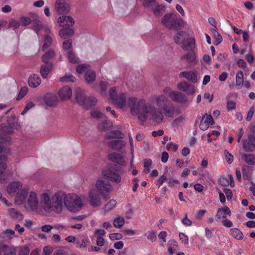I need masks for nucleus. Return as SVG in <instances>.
Returning a JSON list of instances; mask_svg holds the SVG:
<instances>
[{"label":"nucleus","mask_w":255,"mask_h":255,"mask_svg":"<svg viewBox=\"0 0 255 255\" xmlns=\"http://www.w3.org/2000/svg\"><path fill=\"white\" fill-rule=\"evenodd\" d=\"M28 84L32 88H36L41 83V79L37 74H33L28 78Z\"/></svg>","instance_id":"nucleus-27"},{"label":"nucleus","mask_w":255,"mask_h":255,"mask_svg":"<svg viewBox=\"0 0 255 255\" xmlns=\"http://www.w3.org/2000/svg\"><path fill=\"white\" fill-rule=\"evenodd\" d=\"M143 163L144 171L147 173H149L150 171V168H152V160L150 158H145L143 159Z\"/></svg>","instance_id":"nucleus-47"},{"label":"nucleus","mask_w":255,"mask_h":255,"mask_svg":"<svg viewBox=\"0 0 255 255\" xmlns=\"http://www.w3.org/2000/svg\"><path fill=\"white\" fill-rule=\"evenodd\" d=\"M161 22L166 27L177 30L185 24L182 18H177L175 13H167L161 19Z\"/></svg>","instance_id":"nucleus-3"},{"label":"nucleus","mask_w":255,"mask_h":255,"mask_svg":"<svg viewBox=\"0 0 255 255\" xmlns=\"http://www.w3.org/2000/svg\"><path fill=\"white\" fill-rule=\"evenodd\" d=\"M7 159L5 155H0V175L5 171L6 168V164L5 162Z\"/></svg>","instance_id":"nucleus-45"},{"label":"nucleus","mask_w":255,"mask_h":255,"mask_svg":"<svg viewBox=\"0 0 255 255\" xmlns=\"http://www.w3.org/2000/svg\"><path fill=\"white\" fill-rule=\"evenodd\" d=\"M52 42V39L51 37L48 35H46L44 36V44L42 47V50L44 51L45 49L48 48L51 45Z\"/></svg>","instance_id":"nucleus-51"},{"label":"nucleus","mask_w":255,"mask_h":255,"mask_svg":"<svg viewBox=\"0 0 255 255\" xmlns=\"http://www.w3.org/2000/svg\"><path fill=\"white\" fill-rule=\"evenodd\" d=\"M125 220L123 217H117L113 221V225L115 228H120L124 226Z\"/></svg>","instance_id":"nucleus-49"},{"label":"nucleus","mask_w":255,"mask_h":255,"mask_svg":"<svg viewBox=\"0 0 255 255\" xmlns=\"http://www.w3.org/2000/svg\"><path fill=\"white\" fill-rule=\"evenodd\" d=\"M231 215V212L228 207L225 206L223 208H219L215 216L216 220L219 222L221 219L223 220L226 219V215L230 216Z\"/></svg>","instance_id":"nucleus-17"},{"label":"nucleus","mask_w":255,"mask_h":255,"mask_svg":"<svg viewBox=\"0 0 255 255\" xmlns=\"http://www.w3.org/2000/svg\"><path fill=\"white\" fill-rule=\"evenodd\" d=\"M28 88L26 87H22L19 92L18 95L16 98L17 100L22 99L27 93Z\"/></svg>","instance_id":"nucleus-56"},{"label":"nucleus","mask_w":255,"mask_h":255,"mask_svg":"<svg viewBox=\"0 0 255 255\" xmlns=\"http://www.w3.org/2000/svg\"><path fill=\"white\" fill-rule=\"evenodd\" d=\"M219 182L221 185L224 186H228L229 184L231 187L234 186L233 177L231 175H229L228 177L221 176L219 179Z\"/></svg>","instance_id":"nucleus-29"},{"label":"nucleus","mask_w":255,"mask_h":255,"mask_svg":"<svg viewBox=\"0 0 255 255\" xmlns=\"http://www.w3.org/2000/svg\"><path fill=\"white\" fill-rule=\"evenodd\" d=\"M243 148L248 152H253L255 150V137L250 135L248 139L243 141Z\"/></svg>","instance_id":"nucleus-11"},{"label":"nucleus","mask_w":255,"mask_h":255,"mask_svg":"<svg viewBox=\"0 0 255 255\" xmlns=\"http://www.w3.org/2000/svg\"><path fill=\"white\" fill-rule=\"evenodd\" d=\"M124 134L119 130H113L108 133L106 137L107 139L122 138Z\"/></svg>","instance_id":"nucleus-39"},{"label":"nucleus","mask_w":255,"mask_h":255,"mask_svg":"<svg viewBox=\"0 0 255 255\" xmlns=\"http://www.w3.org/2000/svg\"><path fill=\"white\" fill-rule=\"evenodd\" d=\"M241 158L249 165H255V155L253 154H242Z\"/></svg>","instance_id":"nucleus-33"},{"label":"nucleus","mask_w":255,"mask_h":255,"mask_svg":"<svg viewBox=\"0 0 255 255\" xmlns=\"http://www.w3.org/2000/svg\"><path fill=\"white\" fill-rule=\"evenodd\" d=\"M29 252L30 250L27 246H22L19 248L18 255H28Z\"/></svg>","instance_id":"nucleus-60"},{"label":"nucleus","mask_w":255,"mask_h":255,"mask_svg":"<svg viewBox=\"0 0 255 255\" xmlns=\"http://www.w3.org/2000/svg\"><path fill=\"white\" fill-rule=\"evenodd\" d=\"M75 98L79 105L86 109H89L94 106L97 103V99L92 96L86 97L84 91L77 88L75 89Z\"/></svg>","instance_id":"nucleus-5"},{"label":"nucleus","mask_w":255,"mask_h":255,"mask_svg":"<svg viewBox=\"0 0 255 255\" xmlns=\"http://www.w3.org/2000/svg\"><path fill=\"white\" fill-rule=\"evenodd\" d=\"M180 77H184L192 83L197 82V76L196 73L193 71L182 72L180 73Z\"/></svg>","instance_id":"nucleus-32"},{"label":"nucleus","mask_w":255,"mask_h":255,"mask_svg":"<svg viewBox=\"0 0 255 255\" xmlns=\"http://www.w3.org/2000/svg\"><path fill=\"white\" fill-rule=\"evenodd\" d=\"M28 189L23 188L19 190L16 194L15 198V202L17 204L21 205L23 204L27 197Z\"/></svg>","instance_id":"nucleus-14"},{"label":"nucleus","mask_w":255,"mask_h":255,"mask_svg":"<svg viewBox=\"0 0 255 255\" xmlns=\"http://www.w3.org/2000/svg\"><path fill=\"white\" fill-rule=\"evenodd\" d=\"M89 201L90 204L94 207H99L102 205V201L98 192L95 189H92L89 192Z\"/></svg>","instance_id":"nucleus-9"},{"label":"nucleus","mask_w":255,"mask_h":255,"mask_svg":"<svg viewBox=\"0 0 255 255\" xmlns=\"http://www.w3.org/2000/svg\"><path fill=\"white\" fill-rule=\"evenodd\" d=\"M181 59V60H186L189 63L191 64H194L196 63V57L193 52H190L183 55Z\"/></svg>","instance_id":"nucleus-42"},{"label":"nucleus","mask_w":255,"mask_h":255,"mask_svg":"<svg viewBox=\"0 0 255 255\" xmlns=\"http://www.w3.org/2000/svg\"><path fill=\"white\" fill-rule=\"evenodd\" d=\"M195 46V40L193 37H190L184 41L181 45V47L184 50H193Z\"/></svg>","instance_id":"nucleus-24"},{"label":"nucleus","mask_w":255,"mask_h":255,"mask_svg":"<svg viewBox=\"0 0 255 255\" xmlns=\"http://www.w3.org/2000/svg\"><path fill=\"white\" fill-rule=\"evenodd\" d=\"M108 145L113 149L118 150L123 148L125 143L122 140H115L108 142Z\"/></svg>","instance_id":"nucleus-30"},{"label":"nucleus","mask_w":255,"mask_h":255,"mask_svg":"<svg viewBox=\"0 0 255 255\" xmlns=\"http://www.w3.org/2000/svg\"><path fill=\"white\" fill-rule=\"evenodd\" d=\"M57 97L55 94L49 93L45 95L44 101L49 106H54L57 102Z\"/></svg>","instance_id":"nucleus-25"},{"label":"nucleus","mask_w":255,"mask_h":255,"mask_svg":"<svg viewBox=\"0 0 255 255\" xmlns=\"http://www.w3.org/2000/svg\"><path fill=\"white\" fill-rule=\"evenodd\" d=\"M22 187V184L20 182H13L7 187L6 190L8 194L13 196L17 193Z\"/></svg>","instance_id":"nucleus-18"},{"label":"nucleus","mask_w":255,"mask_h":255,"mask_svg":"<svg viewBox=\"0 0 255 255\" xmlns=\"http://www.w3.org/2000/svg\"><path fill=\"white\" fill-rule=\"evenodd\" d=\"M100 86L101 89V94L102 95H105L107 89V83L105 81H101L100 83Z\"/></svg>","instance_id":"nucleus-64"},{"label":"nucleus","mask_w":255,"mask_h":255,"mask_svg":"<svg viewBox=\"0 0 255 255\" xmlns=\"http://www.w3.org/2000/svg\"><path fill=\"white\" fill-rule=\"evenodd\" d=\"M20 24L19 21L15 19H12L9 21L7 28L14 30L18 28L20 26Z\"/></svg>","instance_id":"nucleus-53"},{"label":"nucleus","mask_w":255,"mask_h":255,"mask_svg":"<svg viewBox=\"0 0 255 255\" xmlns=\"http://www.w3.org/2000/svg\"><path fill=\"white\" fill-rule=\"evenodd\" d=\"M214 122L212 116L211 115L205 114L202 118L200 124V128L202 130H206L209 127L210 124L213 125Z\"/></svg>","instance_id":"nucleus-16"},{"label":"nucleus","mask_w":255,"mask_h":255,"mask_svg":"<svg viewBox=\"0 0 255 255\" xmlns=\"http://www.w3.org/2000/svg\"><path fill=\"white\" fill-rule=\"evenodd\" d=\"M89 67V65H86V64H80L79 65L77 68L76 71L77 72L79 73H82L83 72H86V71L89 70L88 68Z\"/></svg>","instance_id":"nucleus-57"},{"label":"nucleus","mask_w":255,"mask_h":255,"mask_svg":"<svg viewBox=\"0 0 255 255\" xmlns=\"http://www.w3.org/2000/svg\"><path fill=\"white\" fill-rule=\"evenodd\" d=\"M55 57V52L53 50H50L45 53L42 57V61L44 63H52L50 62Z\"/></svg>","instance_id":"nucleus-37"},{"label":"nucleus","mask_w":255,"mask_h":255,"mask_svg":"<svg viewBox=\"0 0 255 255\" xmlns=\"http://www.w3.org/2000/svg\"><path fill=\"white\" fill-rule=\"evenodd\" d=\"M184 31H180L175 34L173 39L176 44L181 46L185 40V38L184 37Z\"/></svg>","instance_id":"nucleus-40"},{"label":"nucleus","mask_w":255,"mask_h":255,"mask_svg":"<svg viewBox=\"0 0 255 255\" xmlns=\"http://www.w3.org/2000/svg\"><path fill=\"white\" fill-rule=\"evenodd\" d=\"M8 213L11 218L17 221H22L23 219V216L22 213L15 209H9Z\"/></svg>","instance_id":"nucleus-26"},{"label":"nucleus","mask_w":255,"mask_h":255,"mask_svg":"<svg viewBox=\"0 0 255 255\" xmlns=\"http://www.w3.org/2000/svg\"><path fill=\"white\" fill-rule=\"evenodd\" d=\"M95 187L97 192L103 196V199L106 201L110 198L108 193H110L113 189L112 184L108 182L103 180H98L95 184Z\"/></svg>","instance_id":"nucleus-6"},{"label":"nucleus","mask_w":255,"mask_h":255,"mask_svg":"<svg viewBox=\"0 0 255 255\" xmlns=\"http://www.w3.org/2000/svg\"><path fill=\"white\" fill-rule=\"evenodd\" d=\"M59 35L61 38L66 39L71 37L74 34V30L70 27H64L59 31Z\"/></svg>","instance_id":"nucleus-31"},{"label":"nucleus","mask_w":255,"mask_h":255,"mask_svg":"<svg viewBox=\"0 0 255 255\" xmlns=\"http://www.w3.org/2000/svg\"><path fill=\"white\" fill-rule=\"evenodd\" d=\"M212 30L214 31V35L216 39V41L214 42V44L218 45L222 42L223 40L221 34L216 31L215 29H213Z\"/></svg>","instance_id":"nucleus-58"},{"label":"nucleus","mask_w":255,"mask_h":255,"mask_svg":"<svg viewBox=\"0 0 255 255\" xmlns=\"http://www.w3.org/2000/svg\"><path fill=\"white\" fill-rule=\"evenodd\" d=\"M165 6L161 4H157L152 9L154 15L156 17L161 16L165 11Z\"/></svg>","instance_id":"nucleus-38"},{"label":"nucleus","mask_w":255,"mask_h":255,"mask_svg":"<svg viewBox=\"0 0 255 255\" xmlns=\"http://www.w3.org/2000/svg\"><path fill=\"white\" fill-rule=\"evenodd\" d=\"M76 81V78L74 76L71 74H66L64 76L60 77L59 81L61 82H74Z\"/></svg>","instance_id":"nucleus-50"},{"label":"nucleus","mask_w":255,"mask_h":255,"mask_svg":"<svg viewBox=\"0 0 255 255\" xmlns=\"http://www.w3.org/2000/svg\"><path fill=\"white\" fill-rule=\"evenodd\" d=\"M59 25L64 27H70L74 23V20L70 16L62 15L57 20Z\"/></svg>","instance_id":"nucleus-15"},{"label":"nucleus","mask_w":255,"mask_h":255,"mask_svg":"<svg viewBox=\"0 0 255 255\" xmlns=\"http://www.w3.org/2000/svg\"><path fill=\"white\" fill-rule=\"evenodd\" d=\"M117 205V201L114 199L110 200L105 206L104 211L107 213L114 209Z\"/></svg>","instance_id":"nucleus-46"},{"label":"nucleus","mask_w":255,"mask_h":255,"mask_svg":"<svg viewBox=\"0 0 255 255\" xmlns=\"http://www.w3.org/2000/svg\"><path fill=\"white\" fill-rule=\"evenodd\" d=\"M54 7L56 12L60 14H66L70 9L69 5L66 2L65 0H56Z\"/></svg>","instance_id":"nucleus-10"},{"label":"nucleus","mask_w":255,"mask_h":255,"mask_svg":"<svg viewBox=\"0 0 255 255\" xmlns=\"http://www.w3.org/2000/svg\"><path fill=\"white\" fill-rule=\"evenodd\" d=\"M68 57L71 63H78L79 62L78 58L76 57L74 53L71 51L68 52Z\"/></svg>","instance_id":"nucleus-55"},{"label":"nucleus","mask_w":255,"mask_h":255,"mask_svg":"<svg viewBox=\"0 0 255 255\" xmlns=\"http://www.w3.org/2000/svg\"><path fill=\"white\" fill-rule=\"evenodd\" d=\"M230 234L233 237L238 240H241L244 238L243 233L238 228L231 229Z\"/></svg>","instance_id":"nucleus-41"},{"label":"nucleus","mask_w":255,"mask_h":255,"mask_svg":"<svg viewBox=\"0 0 255 255\" xmlns=\"http://www.w3.org/2000/svg\"><path fill=\"white\" fill-rule=\"evenodd\" d=\"M113 103L120 108H123L126 103V97L125 93H122L113 100Z\"/></svg>","instance_id":"nucleus-23"},{"label":"nucleus","mask_w":255,"mask_h":255,"mask_svg":"<svg viewBox=\"0 0 255 255\" xmlns=\"http://www.w3.org/2000/svg\"><path fill=\"white\" fill-rule=\"evenodd\" d=\"M170 102L168 99L163 95H159L156 98V104L160 109L168 104Z\"/></svg>","instance_id":"nucleus-36"},{"label":"nucleus","mask_w":255,"mask_h":255,"mask_svg":"<svg viewBox=\"0 0 255 255\" xmlns=\"http://www.w3.org/2000/svg\"><path fill=\"white\" fill-rule=\"evenodd\" d=\"M227 109L231 111L236 109V103L235 101L229 99V96L227 97Z\"/></svg>","instance_id":"nucleus-54"},{"label":"nucleus","mask_w":255,"mask_h":255,"mask_svg":"<svg viewBox=\"0 0 255 255\" xmlns=\"http://www.w3.org/2000/svg\"><path fill=\"white\" fill-rule=\"evenodd\" d=\"M148 234L147 239L152 242H155L157 239L156 232L154 231H150L148 232Z\"/></svg>","instance_id":"nucleus-61"},{"label":"nucleus","mask_w":255,"mask_h":255,"mask_svg":"<svg viewBox=\"0 0 255 255\" xmlns=\"http://www.w3.org/2000/svg\"><path fill=\"white\" fill-rule=\"evenodd\" d=\"M33 29L37 33L42 28L41 22L38 19H34L32 22Z\"/></svg>","instance_id":"nucleus-52"},{"label":"nucleus","mask_w":255,"mask_h":255,"mask_svg":"<svg viewBox=\"0 0 255 255\" xmlns=\"http://www.w3.org/2000/svg\"><path fill=\"white\" fill-rule=\"evenodd\" d=\"M113 127V123L109 120H105L102 121L99 125L101 130H107Z\"/></svg>","instance_id":"nucleus-44"},{"label":"nucleus","mask_w":255,"mask_h":255,"mask_svg":"<svg viewBox=\"0 0 255 255\" xmlns=\"http://www.w3.org/2000/svg\"><path fill=\"white\" fill-rule=\"evenodd\" d=\"M177 88L180 91L185 92L190 94H193L195 91L193 86L189 85L185 82L179 83L177 86Z\"/></svg>","instance_id":"nucleus-20"},{"label":"nucleus","mask_w":255,"mask_h":255,"mask_svg":"<svg viewBox=\"0 0 255 255\" xmlns=\"http://www.w3.org/2000/svg\"><path fill=\"white\" fill-rule=\"evenodd\" d=\"M102 175L104 177L114 183H119L122 180L120 169L110 168L105 170L103 171Z\"/></svg>","instance_id":"nucleus-8"},{"label":"nucleus","mask_w":255,"mask_h":255,"mask_svg":"<svg viewBox=\"0 0 255 255\" xmlns=\"http://www.w3.org/2000/svg\"><path fill=\"white\" fill-rule=\"evenodd\" d=\"M171 99L177 103L185 104L187 102V97L183 93L177 91H172L169 95Z\"/></svg>","instance_id":"nucleus-12"},{"label":"nucleus","mask_w":255,"mask_h":255,"mask_svg":"<svg viewBox=\"0 0 255 255\" xmlns=\"http://www.w3.org/2000/svg\"><path fill=\"white\" fill-rule=\"evenodd\" d=\"M53 65L52 63H44L41 66L40 73L43 78H46L51 71Z\"/></svg>","instance_id":"nucleus-22"},{"label":"nucleus","mask_w":255,"mask_h":255,"mask_svg":"<svg viewBox=\"0 0 255 255\" xmlns=\"http://www.w3.org/2000/svg\"><path fill=\"white\" fill-rule=\"evenodd\" d=\"M64 192L58 191L50 197L47 193H43L41 196L40 203L47 213L52 211L57 213L61 212L63 209Z\"/></svg>","instance_id":"nucleus-2"},{"label":"nucleus","mask_w":255,"mask_h":255,"mask_svg":"<svg viewBox=\"0 0 255 255\" xmlns=\"http://www.w3.org/2000/svg\"><path fill=\"white\" fill-rule=\"evenodd\" d=\"M116 89V87H114L110 89L109 94L111 100L112 101L118 96Z\"/></svg>","instance_id":"nucleus-62"},{"label":"nucleus","mask_w":255,"mask_h":255,"mask_svg":"<svg viewBox=\"0 0 255 255\" xmlns=\"http://www.w3.org/2000/svg\"><path fill=\"white\" fill-rule=\"evenodd\" d=\"M72 92L69 86L63 87L58 92V95L62 100L69 99L72 96Z\"/></svg>","instance_id":"nucleus-19"},{"label":"nucleus","mask_w":255,"mask_h":255,"mask_svg":"<svg viewBox=\"0 0 255 255\" xmlns=\"http://www.w3.org/2000/svg\"><path fill=\"white\" fill-rule=\"evenodd\" d=\"M0 252H4V255H15V248L3 245L0 247Z\"/></svg>","instance_id":"nucleus-35"},{"label":"nucleus","mask_w":255,"mask_h":255,"mask_svg":"<svg viewBox=\"0 0 255 255\" xmlns=\"http://www.w3.org/2000/svg\"><path fill=\"white\" fill-rule=\"evenodd\" d=\"M163 111L164 115L167 117H172L174 114V108L170 102L168 104L161 108Z\"/></svg>","instance_id":"nucleus-28"},{"label":"nucleus","mask_w":255,"mask_h":255,"mask_svg":"<svg viewBox=\"0 0 255 255\" xmlns=\"http://www.w3.org/2000/svg\"><path fill=\"white\" fill-rule=\"evenodd\" d=\"M236 86H242L244 82V75L243 72L242 71H239L237 72L236 76Z\"/></svg>","instance_id":"nucleus-48"},{"label":"nucleus","mask_w":255,"mask_h":255,"mask_svg":"<svg viewBox=\"0 0 255 255\" xmlns=\"http://www.w3.org/2000/svg\"><path fill=\"white\" fill-rule=\"evenodd\" d=\"M38 200L37 194L34 192H31L28 197V205L31 211H36L38 207Z\"/></svg>","instance_id":"nucleus-13"},{"label":"nucleus","mask_w":255,"mask_h":255,"mask_svg":"<svg viewBox=\"0 0 255 255\" xmlns=\"http://www.w3.org/2000/svg\"><path fill=\"white\" fill-rule=\"evenodd\" d=\"M242 171L243 175V178L245 180H250L252 174V167L245 165L242 167Z\"/></svg>","instance_id":"nucleus-34"},{"label":"nucleus","mask_w":255,"mask_h":255,"mask_svg":"<svg viewBox=\"0 0 255 255\" xmlns=\"http://www.w3.org/2000/svg\"><path fill=\"white\" fill-rule=\"evenodd\" d=\"M63 203L67 210L73 212H79L83 206L80 198L75 194L66 195L64 193Z\"/></svg>","instance_id":"nucleus-4"},{"label":"nucleus","mask_w":255,"mask_h":255,"mask_svg":"<svg viewBox=\"0 0 255 255\" xmlns=\"http://www.w3.org/2000/svg\"><path fill=\"white\" fill-rule=\"evenodd\" d=\"M91 115L92 117L96 119H104L105 117V115L103 114H102L100 111L96 110L92 111L91 112Z\"/></svg>","instance_id":"nucleus-59"},{"label":"nucleus","mask_w":255,"mask_h":255,"mask_svg":"<svg viewBox=\"0 0 255 255\" xmlns=\"http://www.w3.org/2000/svg\"><path fill=\"white\" fill-rule=\"evenodd\" d=\"M128 104L130 107V113L133 116H137L141 121H145L148 115L156 123H161L163 119V115L160 111H157L155 107L145 103L144 100L137 101V98L131 97L128 99Z\"/></svg>","instance_id":"nucleus-1"},{"label":"nucleus","mask_w":255,"mask_h":255,"mask_svg":"<svg viewBox=\"0 0 255 255\" xmlns=\"http://www.w3.org/2000/svg\"><path fill=\"white\" fill-rule=\"evenodd\" d=\"M85 79L88 83L94 82L96 79L95 72L91 70H88L85 73Z\"/></svg>","instance_id":"nucleus-43"},{"label":"nucleus","mask_w":255,"mask_h":255,"mask_svg":"<svg viewBox=\"0 0 255 255\" xmlns=\"http://www.w3.org/2000/svg\"><path fill=\"white\" fill-rule=\"evenodd\" d=\"M7 122V123L0 125V139L2 142L10 141V135L14 132L13 127L8 121Z\"/></svg>","instance_id":"nucleus-7"},{"label":"nucleus","mask_w":255,"mask_h":255,"mask_svg":"<svg viewBox=\"0 0 255 255\" xmlns=\"http://www.w3.org/2000/svg\"><path fill=\"white\" fill-rule=\"evenodd\" d=\"M21 24L24 25H28L32 22L31 19L27 16H22L20 18Z\"/></svg>","instance_id":"nucleus-63"},{"label":"nucleus","mask_w":255,"mask_h":255,"mask_svg":"<svg viewBox=\"0 0 255 255\" xmlns=\"http://www.w3.org/2000/svg\"><path fill=\"white\" fill-rule=\"evenodd\" d=\"M109 159L113 162L117 163L121 165L125 164V161L121 154L117 153H112L109 155Z\"/></svg>","instance_id":"nucleus-21"}]
</instances>
